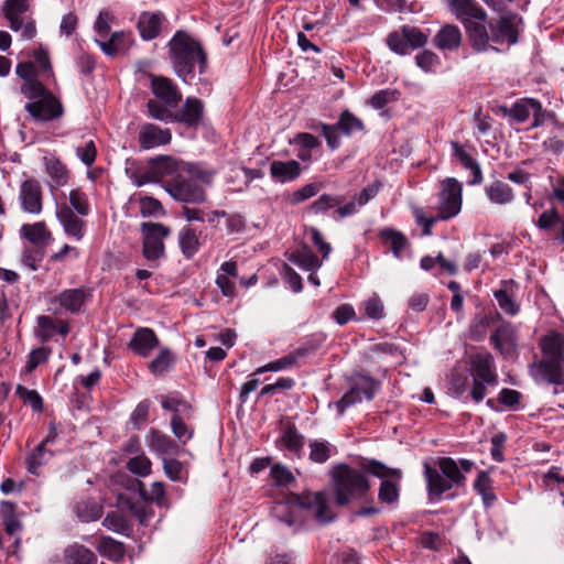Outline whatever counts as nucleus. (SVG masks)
Segmentation results:
<instances>
[{"label": "nucleus", "mask_w": 564, "mask_h": 564, "mask_svg": "<svg viewBox=\"0 0 564 564\" xmlns=\"http://www.w3.org/2000/svg\"><path fill=\"white\" fill-rule=\"evenodd\" d=\"M271 513L280 522L294 528L301 527L310 517L321 523H327L334 519L323 492L290 495L285 500L278 501L272 507Z\"/></svg>", "instance_id": "nucleus-1"}, {"label": "nucleus", "mask_w": 564, "mask_h": 564, "mask_svg": "<svg viewBox=\"0 0 564 564\" xmlns=\"http://www.w3.org/2000/svg\"><path fill=\"white\" fill-rule=\"evenodd\" d=\"M169 56L175 74L187 83L194 78L197 64L199 73L207 68V55L202 44L184 31H177L169 41Z\"/></svg>", "instance_id": "nucleus-2"}, {"label": "nucleus", "mask_w": 564, "mask_h": 564, "mask_svg": "<svg viewBox=\"0 0 564 564\" xmlns=\"http://www.w3.org/2000/svg\"><path fill=\"white\" fill-rule=\"evenodd\" d=\"M542 358L533 368L535 379L554 384L564 391V335L551 333L540 340Z\"/></svg>", "instance_id": "nucleus-3"}, {"label": "nucleus", "mask_w": 564, "mask_h": 564, "mask_svg": "<svg viewBox=\"0 0 564 564\" xmlns=\"http://www.w3.org/2000/svg\"><path fill=\"white\" fill-rule=\"evenodd\" d=\"M333 481L338 506H346L362 499L370 489L365 474L345 464L334 468Z\"/></svg>", "instance_id": "nucleus-4"}, {"label": "nucleus", "mask_w": 564, "mask_h": 564, "mask_svg": "<svg viewBox=\"0 0 564 564\" xmlns=\"http://www.w3.org/2000/svg\"><path fill=\"white\" fill-rule=\"evenodd\" d=\"M24 97L29 99L24 108L36 122L52 121L63 116L62 102L45 86L34 90L32 96Z\"/></svg>", "instance_id": "nucleus-5"}, {"label": "nucleus", "mask_w": 564, "mask_h": 564, "mask_svg": "<svg viewBox=\"0 0 564 564\" xmlns=\"http://www.w3.org/2000/svg\"><path fill=\"white\" fill-rule=\"evenodd\" d=\"M189 166L175 180L165 183V192L175 200L186 204H200L206 199L205 191L192 178Z\"/></svg>", "instance_id": "nucleus-6"}, {"label": "nucleus", "mask_w": 564, "mask_h": 564, "mask_svg": "<svg viewBox=\"0 0 564 564\" xmlns=\"http://www.w3.org/2000/svg\"><path fill=\"white\" fill-rule=\"evenodd\" d=\"M188 167V163L177 161L171 156H160L149 163L148 171L137 181L138 186L149 182L161 183L165 189V183L175 180Z\"/></svg>", "instance_id": "nucleus-7"}, {"label": "nucleus", "mask_w": 564, "mask_h": 564, "mask_svg": "<svg viewBox=\"0 0 564 564\" xmlns=\"http://www.w3.org/2000/svg\"><path fill=\"white\" fill-rule=\"evenodd\" d=\"M463 185L454 177H447L441 182L438 193V215L440 220H448L457 216L462 210Z\"/></svg>", "instance_id": "nucleus-8"}, {"label": "nucleus", "mask_w": 564, "mask_h": 564, "mask_svg": "<svg viewBox=\"0 0 564 564\" xmlns=\"http://www.w3.org/2000/svg\"><path fill=\"white\" fill-rule=\"evenodd\" d=\"M90 297L91 293L89 289L83 286L66 289L48 299V311L54 315H61L63 313L77 314Z\"/></svg>", "instance_id": "nucleus-9"}, {"label": "nucleus", "mask_w": 564, "mask_h": 564, "mask_svg": "<svg viewBox=\"0 0 564 564\" xmlns=\"http://www.w3.org/2000/svg\"><path fill=\"white\" fill-rule=\"evenodd\" d=\"M143 235L142 252L147 260L154 261L164 256V239L171 234L169 227L160 223H143L141 225Z\"/></svg>", "instance_id": "nucleus-10"}, {"label": "nucleus", "mask_w": 564, "mask_h": 564, "mask_svg": "<svg viewBox=\"0 0 564 564\" xmlns=\"http://www.w3.org/2000/svg\"><path fill=\"white\" fill-rule=\"evenodd\" d=\"M520 21L521 18L518 14L508 13L501 15L496 23L490 22L489 30L491 33V42L497 44H516L518 42L517 25Z\"/></svg>", "instance_id": "nucleus-11"}, {"label": "nucleus", "mask_w": 564, "mask_h": 564, "mask_svg": "<svg viewBox=\"0 0 564 564\" xmlns=\"http://www.w3.org/2000/svg\"><path fill=\"white\" fill-rule=\"evenodd\" d=\"M452 14L465 26L475 21H485L487 14L476 0H445Z\"/></svg>", "instance_id": "nucleus-12"}, {"label": "nucleus", "mask_w": 564, "mask_h": 564, "mask_svg": "<svg viewBox=\"0 0 564 564\" xmlns=\"http://www.w3.org/2000/svg\"><path fill=\"white\" fill-rule=\"evenodd\" d=\"M437 465L442 474L446 476L447 481H449L453 487H458L465 484V473L471 471L475 464L473 460L466 458L456 462L451 457H443L438 459Z\"/></svg>", "instance_id": "nucleus-13"}, {"label": "nucleus", "mask_w": 564, "mask_h": 564, "mask_svg": "<svg viewBox=\"0 0 564 564\" xmlns=\"http://www.w3.org/2000/svg\"><path fill=\"white\" fill-rule=\"evenodd\" d=\"M56 218L68 237L74 238L76 241H80L84 238L86 221L83 220L78 214H75L68 205L63 204L57 206Z\"/></svg>", "instance_id": "nucleus-14"}, {"label": "nucleus", "mask_w": 564, "mask_h": 564, "mask_svg": "<svg viewBox=\"0 0 564 564\" xmlns=\"http://www.w3.org/2000/svg\"><path fill=\"white\" fill-rule=\"evenodd\" d=\"M473 379L482 380L494 387L498 383L494 358L489 352H477L470 357Z\"/></svg>", "instance_id": "nucleus-15"}, {"label": "nucleus", "mask_w": 564, "mask_h": 564, "mask_svg": "<svg viewBox=\"0 0 564 564\" xmlns=\"http://www.w3.org/2000/svg\"><path fill=\"white\" fill-rule=\"evenodd\" d=\"M151 89L154 96L169 107H176L182 99L177 86L167 77L152 76Z\"/></svg>", "instance_id": "nucleus-16"}, {"label": "nucleus", "mask_w": 564, "mask_h": 564, "mask_svg": "<svg viewBox=\"0 0 564 564\" xmlns=\"http://www.w3.org/2000/svg\"><path fill=\"white\" fill-rule=\"evenodd\" d=\"M159 344L160 340L151 328L140 327L133 333L128 346L135 355L147 358Z\"/></svg>", "instance_id": "nucleus-17"}, {"label": "nucleus", "mask_w": 564, "mask_h": 564, "mask_svg": "<svg viewBox=\"0 0 564 564\" xmlns=\"http://www.w3.org/2000/svg\"><path fill=\"white\" fill-rule=\"evenodd\" d=\"M20 200L24 212L40 214L42 210V189L35 180H26L20 187Z\"/></svg>", "instance_id": "nucleus-18"}, {"label": "nucleus", "mask_w": 564, "mask_h": 564, "mask_svg": "<svg viewBox=\"0 0 564 564\" xmlns=\"http://www.w3.org/2000/svg\"><path fill=\"white\" fill-rule=\"evenodd\" d=\"M171 139L172 134L170 129H162L152 123L143 124L139 132V143L144 150L166 145L171 142Z\"/></svg>", "instance_id": "nucleus-19"}, {"label": "nucleus", "mask_w": 564, "mask_h": 564, "mask_svg": "<svg viewBox=\"0 0 564 564\" xmlns=\"http://www.w3.org/2000/svg\"><path fill=\"white\" fill-rule=\"evenodd\" d=\"M462 31L457 25L445 24L433 39L434 45L441 51H456L462 44Z\"/></svg>", "instance_id": "nucleus-20"}, {"label": "nucleus", "mask_w": 564, "mask_h": 564, "mask_svg": "<svg viewBox=\"0 0 564 564\" xmlns=\"http://www.w3.org/2000/svg\"><path fill=\"white\" fill-rule=\"evenodd\" d=\"M147 443L151 452L156 453L163 458L173 456L177 453L178 447L174 441L166 434L156 430H152L147 436Z\"/></svg>", "instance_id": "nucleus-21"}, {"label": "nucleus", "mask_w": 564, "mask_h": 564, "mask_svg": "<svg viewBox=\"0 0 564 564\" xmlns=\"http://www.w3.org/2000/svg\"><path fill=\"white\" fill-rule=\"evenodd\" d=\"M164 14L161 12H142L139 17L138 29L143 40L155 39L160 32Z\"/></svg>", "instance_id": "nucleus-22"}, {"label": "nucleus", "mask_w": 564, "mask_h": 564, "mask_svg": "<svg viewBox=\"0 0 564 564\" xmlns=\"http://www.w3.org/2000/svg\"><path fill=\"white\" fill-rule=\"evenodd\" d=\"M17 75L23 80L20 91L23 96L31 95L37 88L44 86L39 80V74L34 64L30 62L19 63L15 68Z\"/></svg>", "instance_id": "nucleus-23"}, {"label": "nucleus", "mask_w": 564, "mask_h": 564, "mask_svg": "<svg viewBox=\"0 0 564 564\" xmlns=\"http://www.w3.org/2000/svg\"><path fill=\"white\" fill-rule=\"evenodd\" d=\"M20 234L37 249L47 246L52 238L51 231L43 221L23 225L20 229Z\"/></svg>", "instance_id": "nucleus-24"}, {"label": "nucleus", "mask_w": 564, "mask_h": 564, "mask_svg": "<svg viewBox=\"0 0 564 564\" xmlns=\"http://www.w3.org/2000/svg\"><path fill=\"white\" fill-rule=\"evenodd\" d=\"M301 165L295 160L273 161L270 165V174L272 178L280 183L294 181L301 174Z\"/></svg>", "instance_id": "nucleus-25"}, {"label": "nucleus", "mask_w": 564, "mask_h": 564, "mask_svg": "<svg viewBox=\"0 0 564 564\" xmlns=\"http://www.w3.org/2000/svg\"><path fill=\"white\" fill-rule=\"evenodd\" d=\"M30 8V0H6L2 7L11 30L18 32L22 28V14Z\"/></svg>", "instance_id": "nucleus-26"}, {"label": "nucleus", "mask_w": 564, "mask_h": 564, "mask_svg": "<svg viewBox=\"0 0 564 564\" xmlns=\"http://www.w3.org/2000/svg\"><path fill=\"white\" fill-rule=\"evenodd\" d=\"M453 149V154L455 158L460 162V164L467 169L470 170L473 173V180L468 182L470 185H478L482 183V172L478 164V162L471 158V155L464 150V148L458 142H452L451 143Z\"/></svg>", "instance_id": "nucleus-27"}, {"label": "nucleus", "mask_w": 564, "mask_h": 564, "mask_svg": "<svg viewBox=\"0 0 564 564\" xmlns=\"http://www.w3.org/2000/svg\"><path fill=\"white\" fill-rule=\"evenodd\" d=\"M203 116V104L196 98H187L182 109L175 112V122L187 126L197 124Z\"/></svg>", "instance_id": "nucleus-28"}, {"label": "nucleus", "mask_w": 564, "mask_h": 564, "mask_svg": "<svg viewBox=\"0 0 564 564\" xmlns=\"http://www.w3.org/2000/svg\"><path fill=\"white\" fill-rule=\"evenodd\" d=\"M490 340L502 354H509L516 344V330L510 323L501 324L491 335Z\"/></svg>", "instance_id": "nucleus-29"}, {"label": "nucleus", "mask_w": 564, "mask_h": 564, "mask_svg": "<svg viewBox=\"0 0 564 564\" xmlns=\"http://www.w3.org/2000/svg\"><path fill=\"white\" fill-rule=\"evenodd\" d=\"M178 245L185 258H193L200 248L199 232L191 226L183 227L178 232Z\"/></svg>", "instance_id": "nucleus-30"}, {"label": "nucleus", "mask_w": 564, "mask_h": 564, "mask_svg": "<svg viewBox=\"0 0 564 564\" xmlns=\"http://www.w3.org/2000/svg\"><path fill=\"white\" fill-rule=\"evenodd\" d=\"M465 29L469 42L475 51L484 52L489 47L488 43L489 41H491V33H488L486 26L481 23V21L467 23Z\"/></svg>", "instance_id": "nucleus-31"}, {"label": "nucleus", "mask_w": 564, "mask_h": 564, "mask_svg": "<svg viewBox=\"0 0 564 564\" xmlns=\"http://www.w3.org/2000/svg\"><path fill=\"white\" fill-rule=\"evenodd\" d=\"M45 171L48 175V185L52 188L64 186L68 180L65 165L55 156L45 158Z\"/></svg>", "instance_id": "nucleus-32"}, {"label": "nucleus", "mask_w": 564, "mask_h": 564, "mask_svg": "<svg viewBox=\"0 0 564 564\" xmlns=\"http://www.w3.org/2000/svg\"><path fill=\"white\" fill-rule=\"evenodd\" d=\"M424 476L427 481L429 491L434 496H442L444 492L451 490L453 486L442 471L431 467L429 464H424Z\"/></svg>", "instance_id": "nucleus-33"}, {"label": "nucleus", "mask_w": 564, "mask_h": 564, "mask_svg": "<svg viewBox=\"0 0 564 564\" xmlns=\"http://www.w3.org/2000/svg\"><path fill=\"white\" fill-rule=\"evenodd\" d=\"M276 443L280 448L300 457L305 438L294 426H288L283 430V433Z\"/></svg>", "instance_id": "nucleus-34"}, {"label": "nucleus", "mask_w": 564, "mask_h": 564, "mask_svg": "<svg viewBox=\"0 0 564 564\" xmlns=\"http://www.w3.org/2000/svg\"><path fill=\"white\" fill-rule=\"evenodd\" d=\"M65 564H96L97 557L86 546L74 543L64 551Z\"/></svg>", "instance_id": "nucleus-35"}, {"label": "nucleus", "mask_w": 564, "mask_h": 564, "mask_svg": "<svg viewBox=\"0 0 564 564\" xmlns=\"http://www.w3.org/2000/svg\"><path fill=\"white\" fill-rule=\"evenodd\" d=\"M289 260L308 272H316L322 267V261L308 247H302L301 249L293 251Z\"/></svg>", "instance_id": "nucleus-36"}, {"label": "nucleus", "mask_w": 564, "mask_h": 564, "mask_svg": "<svg viewBox=\"0 0 564 564\" xmlns=\"http://www.w3.org/2000/svg\"><path fill=\"white\" fill-rule=\"evenodd\" d=\"M485 193L491 203L498 205L510 204L514 198L512 188L501 181L490 183L486 186Z\"/></svg>", "instance_id": "nucleus-37"}, {"label": "nucleus", "mask_w": 564, "mask_h": 564, "mask_svg": "<svg viewBox=\"0 0 564 564\" xmlns=\"http://www.w3.org/2000/svg\"><path fill=\"white\" fill-rule=\"evenodd\" d=\"M474 489L481 496L485 507H490L497 500L494 492L492 479L487 471H479L474 482Z\"/></svg>", "instance_id": "nucleus-38"}, {"label": "nucleus", "mask_w": 564, "mask_h": 564, "mask_svg": "<svg viewBox=\"0 0 564 564\" xmlns=\"http://www.w3.org/2000/svg\"><path fill=\"white\" fill-rule=\"evenodd\" d=\"M0 516L4 525L6 532L10 535L18 533L22 524L15 513V505L9 501L0 503Z\"/></svg>", "instance_id": "nucleus-39"}, {"label": "nucleus", "mask_w": 564, "mask_h": 564, "mask_svg": "<svg viewBox=\"0 0 564 564\" xmlns=\"http://www.w3.org/2000/svg\"><path fill=\"white\" fill-rule=\"evenodd\" d=\"M97 551L112 561H120L124 556L126 552L123 543L112 539L111 536L100 538L97 544Z\"/></svg>", "instance_id": "nucleus-40"}, {"label": "nucleus", "mask_w": 564, "mask_h": 564, "mask_svg": "<svg viewBox=\"0 0 564 564\" xmlns=\"http://www.w3.org/2000/svg\"><path fill=\"white\" fill-rule=\"evenodd\" d=\"M74 511L83 522L98 520L102 514L101 506L93 500H83L75 505Z\"/></svg>", "instance_id": "nucleus-41"}, {"label": "nucleus", "mask_w": 564, "mask_h": 564, "mask_svg": "<svg viewBox=\"0 0 564 564\" xmlns=\"http://www.w3.org/2000/svg\"><path fill=\"white\" fill-rule=\"evenodd\" d=\"M534 109H540V101L533 98H522L513 104L512 120L522 123L532 116Z\"/></svg>", "instance_id": "nucleus-42"}, {"label": "nucleus", "mask_w": 564, "mask_h": 564, "mask_svg": "<svg viewBox=\"0 0 564 564\" xmlns=\"http://www.w3.org/2000/svg\"><path fill=\"white\" fill-rule=\"evenodd\" d=\"M366 470L382 480H400L402 471L397 468H390L378 460H370L365 466Z\"/></svg>", "instance_id": "nucleus-43"}, {"label": "nucleus", "mask_w": 564, "mask_h": 564, "mask_svg": "<svg viewBox=\"0 0 564 564\" xmlns=\"http://www.w3.org/2000/svg\"><path fill=\"white\" fill-rule=\"evenodd\" d=\"M366 470L382 480H400L402 471L397 468H390L378 460H370L365 466Z\"/></svg>", "instance_id": "nucleus-44"}, {"label": "nucleus", "mask_w": 564, "mask_h": 564, "mask_svg": "<svg viewBox=\"0 0 564 564\" xmlns=\"http://www.w3.org/2000/svg\"><path fill=\"white\" fill-rule=\"evenodd\" d=\"M352 389L364 397V400H372L379 383L368 376L358 375L354 378Z\"/></svg>", "instance_id": "nucleus-45"}, {"label": "nucleus", "mask_w": 564, "mask_h": 564, "mask_svg": "<svg viewBox=\"0 0 564 564\" xmlns=\"http://www.w3.org/2000/svg\"><path fill=\"white\" fill-rule=\"evenodd\" d=\"M302 355L303 354L300 350L291 352V354L283 356L272 362H269L265 366L258 368L253 375L263 373L265 371H280V370L291 368L296 364L297 358L301 357Z\"/></svg>", "instance_id": "nucleus-46"}, {"label": "nucleus", "mask_w": 564, "mask_h": 564, "mask_svg": "<svg viewBox=\"0 0 564 564\" xmlns=\"http://www.w3.org/2000/svg\"><path fill=\"white\" fill-rule=\"evenodd\" d=\"M102 525L107 528L110 531H113L119 534L129 535L130 533V525L127 521V519L117 511H111L107 513L102 521Z\"/></svg>", "instance_id": "nucleus-47"}, {"label": "nucleus", "mask_w": 564, "mask_h": 564, "mask_svg": "<svg viewBox=\"0 0 564 564\" xmlns=\"http://www.w3.org/2000/svg\"><path fill=\"white\" fill-rule=\"evenodd\" d=\"M37 328L35 330V335L42 343L48 341L54 334H56L57 329V319H54L47 315H40L36 318Z\"/></svg>", "instance_id": "nucleus-48"}, {"label": "nucleus", "mask_w": 564, "mask_h": 564, "mask_svg": "<svg viewBox=\"0 0 564 564\" xmlns=\"http://www.w3.org/2000/svg\"><path fill=\"white\" fill-rule=\"evenodd\" d=\"M343 202L344 196L341 195L323 194L311 204L310 210L314 214H324Z\"/></svg>", "instance_id": "nucleus-49"}, {"label": "nucleus", "mask_w": 564, "mask_h": 564, "mask_svg": "<svg viewBox=\"0 0 564 564\" xmlns=\"http://www.w3.org/2000/svg\"><path fill=\"white\" fill-rule=\"evenodd\" d=\"M337 124L340 131L346 135H350L365 129L362 121L349 110H344L341 112Z\"/></svg>", "instance_id": "nucleus-50"}, {"label": "nucleus", "mask_w": 564, "mask_h": 564, "mask_svg": "<svg viewBox=\"0 0 564 564\" xmlns=\"http://www.w3.org/2000/svg\"><path fill=\"white\" fill-rule=\"evenodd\" d=\"M310 459L317 464H323L332 455L334 447L326 441H312L310 443Z\"/></svg>", "instance_id": "nucleus-51"}, {"label": "nucleus", "mask_w": 564, "mask_h": 564, "mask_svg": "<svg viewBox=\"0 0 564 564\" xmlns=\"http://www.w3.org/2000/svg\"><path fill=\"white\" fill-rule=\"evenodd\" d=\"M127 34L124 32H115L109 41H96L102 52L108 56H115L119 51L126 47L124 40Z\"/></svg>", "instance_id": "nucleus-52"}, {"label": "nucleus", "mask_w": 564, "mask_h": 564, "mask_svg": "<svg viewBox=\"0 0 564 564\" xmlns=\"http://www.w3.org/2000/svg\"><path fill=\"white\" fill-rule=\"evenodd\" d=\"M403 35L409 44V48L416 50L423 47L429 40V35L422 32L419 28L412 25L401 26Z\"/></svg>", "instance_id": "nucleus-53"}, {"label": "nucleus", "mask_w": 564, "mask_h": 564, "mask_svg": "<svg viewBox=\"0 0 564 564\" xmlns=\"http://www.w3.org/2000/svg\"><path fill=\"white\" fill-rule=\"evenodd\" d=\"M174 361L172 351L169 348H162L159 355L149 364V368L154 375H162L169 370Z\"/></svg>", "instance_id": "nucleus-54"}, {"label": "nucleus", "mask_w": 564, "mask_h": 564, "mask_svg": "<svg viewBox=\"0 0 564 564\" xmlns=\"http://www.w3.org/2000/svg\"><path fill=\"white\" fill-rule=\"evenodd\" d=\"M403 35L402 29L388 34L386 43L388 47L398 55H406L410 53L408 41Z\"/></svg>", "instance_id": "nucleus-55"}, {"label": "nucleus", "mask_w": 564, "mask_h": 564, "mask_svg": "<svg viewBox=\"0 0 564 564\" xmlns=\"http://www.w3.org/2000/svg\"><path fill=\"white\" fill-rule=\"evenodd\" d=\"M147 106L152 118L164 122H175V112L170 110L171 107L165 104L162 105L158 100L151 99Z\"/></svg>", "instance_id": "nucleus-56"}, {"label": "nucleus", "mask_w": 564, "mask_h": 564, "mask_svg": "<svg viewBox=\"0 0 564 564\" xmlns=\"http://www.w3.org/2000/svg\"><path fill=\"white\" fill-rule=\"evenodd\" d=\"M381 237L384 239L386 242L390 245V249L393 252V254L397 258H399L406 245L405 237L401 232L395 231L393 229L382 230Z\"/></svg>", "instance_id": "nucleus-57"}, {"label": "nucleus", "mask_w": 564, "mask_h": 564, "mask_svg": "<svg viewBox=\"0 0 564 564\" xmlns=\"http://www.w3.org/2000/svg\"><path fill=\"white\" fill-rule=\"evenodd\" d=\"M47 451L44 444H39L26 458V469L30 474L36 475L40 467L47 462Z\"/></svg>", "instance_id": "nucleus-58"}, {"label": "nucleus", "mask_w": 564, "mask_h": 564, "mask_svg": "<svg viewBox=\"0 0 564 564\" xmlns=\"http://www.w3.org/2000/svg\"><path fill=\"white\" fill-rule=\"evenodd\" d=\"M69 206L72 210L76 212L79 216H87L89 214V203L85 193L79 189H72L69 192Z\"/></svg>", "instance_id": "nucleus-59"}, {"label": "nucleus", "mask_w": 564, "mask_h": 564, "mask_svg": "<svg viewBox=\"0 0 564 564\" xmlns=\"http://www.w3.org/2000/svg\"><path fill=\"white\" fill-rule=\"evenodd\" d=\"M399 96L400 93L397 89H381L369 99V105L375 109H382L388 104L397 101Z\"/></svg>", "instance_id": "nucleus-60"}, {"label": "nucleus", "mask_w": 564, "mask_h": 564, "mask_svg": "<svg viewBox=\"0 0 564 564\" xmlns=\"http://www.w3.org/2000/svg\"><path fill=\"white\" fill-rule=\"evenodd\" d=\"M416 66L425 73H431L440 65V57L430 50H424L415 56Z\"/></svg>", "instance_id": "nucleus-61"}, {"label": "nucleus", "mask_w": 564, "mask_h": 564, "mask_svg": "<svg viewBox=\"0 0 564 564\" xmlns=\"http://www.w3.org/2000/svg\"><path fill=\"white\" fill-rule=\"evenodd\" d=\"M141 497L147 501L155 502L158 506H163L165 500V489L161 481H155L151 485L150 490L140 488Z\"/></svg>", "instance_id": "nucleus-62"}, {"label": "nucleus", "mask_w": 564, "mask_h": 564, "mask_svg": "<svg viewBox=\"0 0 564 564\" xmlns=\"http://www.w3.org/2000/svg\"><path fill=\"white\" fill-rule=\"evenodd\" d=\"M127 468L137 476L145 477L151 473V462L147 456L139 455L128 460Z\"/></svg>", "instance_id": "nucleus-63"}, {"label": "nucleus", "mask_w": 564, "mask_h": 564, "mask_svg": "<svg viewBox=\"0 0 564 564\" xmlns=\"http://www.w3.org/2000/svg\"><path fill=\"white\" fill-rule=\"evenodd\" d=\"M399 480H382L379 488V499L386 503H392L399 498Z\"/></svg>", "instance_id": "nucleus-64"}]
</instances>
